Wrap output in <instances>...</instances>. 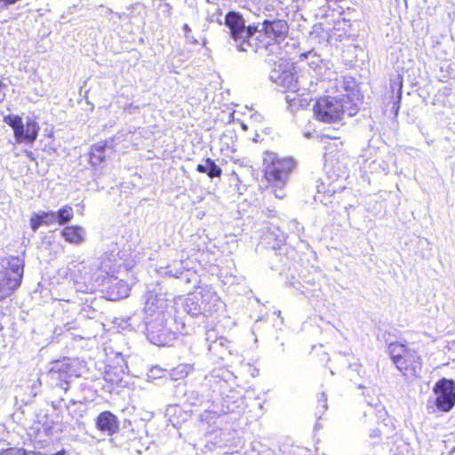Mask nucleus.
Returning <instances> with one entry per match:
<instances>
[{
	"label": "nucleus",
	"mask_w": 455,
	"mask_h": 455,
	"mask_svg": "<svg viewBox=\"0 0 455 455\" xmlns=\"http://www.w3.org/2000/svg\"><path fill=\"white\" fill-rule=\"evenodd\" d=\"M24 259L19 256L0 259V302L12 297L20 286Z\"/></svg>",
	"instance_id": "obj_1"
},
{
	"label": "nucleus",
	"mask_w": 455,
	"mask_h": 455,
	"mask_svg": "<svg viewBox=\"0 0 455 455\" xmlns=\"http://www.w3.org/2000/svg\"><path fill=\"white\" fill-rule=\"evenodd\" d=\"M293 167L292 162L279 157L273 152H265L263 158V178L270 187H282L286 182Z\"/></svg>",
	"instance_id": "obj_2"
},
{
	"label": "nucleus",
	"mask_w": 455,
	"mask_h": 455,
	"mask_svg": "<svg viewBox=\"0 0 455 455\" xmlns=\"http://www.w3.org/2000/svg\"><path fill=\"white\" fill-rule=\"evenodd\" d=\"M288 32V23L283 20H264L261 28L256 32L255 47L257 50H267L284 41Z\"/></svg>",
	"instance_id": "obj_3"
},
{
	"label": "nucleus",
	"mask_w": 455,
	"mask_h": 455,
	"mask_svg": "<svg viewBox=\"0 0 455 455\" xmlns=\"http://www.w3.org/2000/svg\"><path fill=\"white\" fill-rule=\"evenodd\" d=\"M344 99L331 96H321L313 106L314 116L317 121L333 124L340 121L345 113Z\"/></svg>",
	"instance_id": "obj_4"
},
{
	"label": "nucleus",
	"mask_w": 455,
	"mask_h": 455,
	"mask_svg": "<svg viewBox=\"0 0 455 455\" xmlns=\"http://www.w3.org/2000/svg\"><path fill=\"white\" fill-rule=\"evenodd\" d=\"M220 299L217 292L210 289H202L187 299L188 312L194 316H212L217 312Z\"/></svg>",
	"instance_id": "obj_5"
},
{
	"label": "nucleus",
	"mask_w": 455,
	"mask_h": 455,
	"mask_svg": "<svg viewBox=\"0 0 455 455\" xmlns=\"http://www.w3.org/2000/svg\"><path fill=\"white\" fill-rule=\"evenodd\" d=\"M225 25L229 28L231 37L240 41L237 48L245 52L251 46L249 38L258 31L257 26H245L243 16L236 12H228L225 16Z\"/></svg>",
	"instance_id": "obj_6"
},
{
	"label": "nucleus",
	"mask_w": 455,
	"mask_h": 455,
	"mask_svg": "<svg viewBox=\"0 0 455 455\" xmlns=\"http://www.w3.org/2000/svg\"><path fill=\"white\" fill-rule=\"evenodd\" d=\"M4 122L13 130L18 142L34 143L40 131V126L35 119L29 118L23 124L22 118L18 115H7L4 116Z\"/></svg>",
	"instance_id": "obj_7"
},
{
	"label": "nucleus",
	"mask_w": 455,
	"mask_h": 455,
	"mask_svg": "<svg viewBox=\"0 0 455 455\" xmlns=\"http://www.w3.org/2000/svg\"><path fill=\"white\" fill-rule=\"evenodd\" d=\"M342 147L343 142L340 140L339 142H329L324 147V167L329 172H333L336 176H340L347 171Z\"/></svg>",
	"instance_id": "obj_8"
},
{
	"label": "nucleus",
	"mask_w": 455,
	"mask_h": 455,
	"mask_svg": "<svg viewBox=\"0 0 455 455\" xmlns=\"http://www.w3.org/2000/svg\"><path fill=\"white\" fill-rule=\"evenodd\" d=\"M420 368V357L416 350L400 343V372L406 379H412L419 376Z\"/></svg>",
	"instance_id": "obj_9"
},
{
	"label": "nucleus",
	"mask_w": 455,
	"mask_h": 455,
	"mask_svg": "<svg viewBox=\"0 0 455 455\" xmlns=\"http://www.w3.org/2000/svg\"><path fill=\"white\" fill-rule=\"evenodd\" d=\"M436 394V406L440 411H450L455 405V383L452 380L443 379L435 384L434 388Z\"/></svg>",
	"instance_id": "obj_10"
},
{
	"label": "nucleus",
	"mask_w": 455,
	"mask_h": 455,
	"mask_svg": "<svg viewBox=\"0 0 455 455\" xmlns=\"http://www.w3.org/2000/svg\"><path fill=\"white\" fill-rule=\"evenodd\" d=\"M94 421L96 429L108 435H113L120 429V422L117 416L110 411H101L95 418Z\"/></svg>",
	"instance_id": "obj_11"
},
{
	"label": "nucleus",
	"mask_w": 455,
	"mask_h": 455,
	"mask_svg": "<svg viewBox=\"0 0 455 455\" xmlns=\"http://www.w3.org/2000/svg\"><path fill=\"white\" fill-rule=\"evenodd\" d=\"M72 371L73 367L69 359L63 358L54 363V365L49 371V374L55 377L58 380L68 384L72 377Z\"/></svg>",
	"instance_id": "obj_12"
},
{
	"label": "nucleus",
	"mask_w": 455,
	"mask_h": 455,
	"mask_svg": "<svg viewBox=\"0 0 455 455\" xmlns=\"http://www.w3.org/2000/svg\"><path fill=\"white\" fill-rule=\"evenodd\" d=\"M108 141H99L94 143L89 152V162L93 166L100 165L107 158L106 149Z\"/></svg>",
	"instance_id": "obj_13"
},
{
	"label": "nucleus",
	"mask_w": 455,
	"mask_h": 455,
	"mask_svg": "<svg viewBox=\"0 0 455 455\" xmlns=\"http://www.w3.org/2000/svg\"><path fill=\"white\" fill-rule=\"evenodd\" d=\"M60 234L66 242L72 244H80L84 240L83 228L76 225L65 227Z\"/></svg>",
	"instance_id": "obj_14"
},
{
	"label": "nucleus",
	"mask_w": 455,
	"mask_h": 455,
	"mask_svg": "<svg viewBox=\"0 0 455 455\" xmlns=\"http://www.w3.org/2000/svg\"><path fill=\"white\" fill-rule=\"evenodd\" d=\"M55 220V212H42L33 214L30 218V227L33 230H36L41 225H51Z\"/></svg>",
	"instance_id": "obj_15"
},
{
	"label": "nucleus",
	"mask_w": 455,
	"mask_h": 455,
	"mask_svg": "<svg viewBox=\"0 0 455 455\" xmlns=\"http://www.w3.org/2000/svg\"><path fill=\"white\" fill-rule=\"evenodd\" d=\"M57 216L58 223L60 225H64L67 222L70 221L74 216V211L72 206L64 205L60 208L55 213V217Z\"/></svg>",
	"instance_id": "obj_16"
},
{
	"label": "nucleus",
	"mask_w": 455,
	"mask_h": 455,
	"mask_svg": "<svg viewBox=\"0 0 455 455\" xmlns=\"http://www.w3.org/2000/svg\"><path fill=\"white\" fill-rule=\"evenodd\" d=\"M205 164L208 167L207 169V175L210 178H220L222 174V170L220 166H218L214 161L209 157H207L205 160Z\"/></svg>",
	"instance_id": "obj_17"
},
{
	"label": "nucleus",
	"mask_w": 455,
	"mask_h": 455,
	"mask_svg": "<svg viewBox=\"0 0 455 455\" xmlns=\"http://www.w3.org/2000/svg\"><path fill=\"white\" fill-rule=\"evenodd\" d=\"M0 455H28V452L19 447H9L0 450Z\"/></svg>",
	"instance_id": "obj_18"
},
{
	"label": "nucleus",
	"mask_w": 455,
	"mask_h": 455,
	"mask_svg": "<svg viewBox=\"0 0 455 455\" xmlns=\"http://www.w3.org/2000/svg\"><path fill=\"white\" fill-rule=\"evenodd\" d=\"M207 165H203V164H197L196 166V171L200 173H206L207 174Z\"/></svg>",
	"instance_id": "obj_19"
},
{
	"label": "nucleus",
	"mask_w": 455,
	"mask_h": 455,
	"mask_svg": "<svg viewBox=\"0 0 455 455\" xmlns=\"http://www.w3.org/2000/svg\"><path fill=\"white\" fill-rule=\"evenodd\" d=\"M320 138H322V139L325 138V139L339 140V138H338V137H331V136L326 135V134L321 135V136H320Z\"/></svg>",
	"instance_id": "obj_20"
},
{
	"label": "nucleus",
	"mask_w": 455,
	"mask_h": 455,
	"mask_svg": "<svg viewBox=\"0 0 455 455\" xmlns=\"http://www.w3.org/2000/svg\"><path fill=\"white\" fill-rule=\"evenodd\" d=\"M5 87L4 83L0 79V92L3 91V89Z\"/></svg>",
	"instance_id": "obj_21"
},
{
	"label": "nucleus",
	"mask_w": 455,
	"mask_h": 455,
	"mask_svg": "<svg viewBox=\"0 0 455 455\" xmlns=\"http://www.w3.org/2000/svg\"><path fill=\"white\" fill-rule=\"evenodd\" d=\"M397 359V356H393V360L395 362Z\"/></svg>",
	"instance_id": "obj_22"
},
{
	"label": "nucleus",
	"mask_w": 455,
	"mask_h": 455,
	"mask_svg": "<svg viewBox=\"0 0 455 455\" xmlns=\"http://www.w3.org/2000/svg\"><path fill=\"white\" fill-rule=\"evenodd\" d=\"M399 88H400V91H401L402 90V83L401 82H400Z\"/></svg>",
	"instance_id": "obj_23"
},
{
	"label": "nucleus",
	"mask_w": 455,
	"mask_h": 455,
	"mask_svg": "<svg viewBox=\"0 0 455 455\" xmlns=\"http://www.w3.org/2000/svg\"><path fill=\"white\" fill-rule=\"evenodd\" d=\"M276 197H283V196L275 195Z\"/></svg>",
	"instance_id": "obj_24"
}]
</instances>
